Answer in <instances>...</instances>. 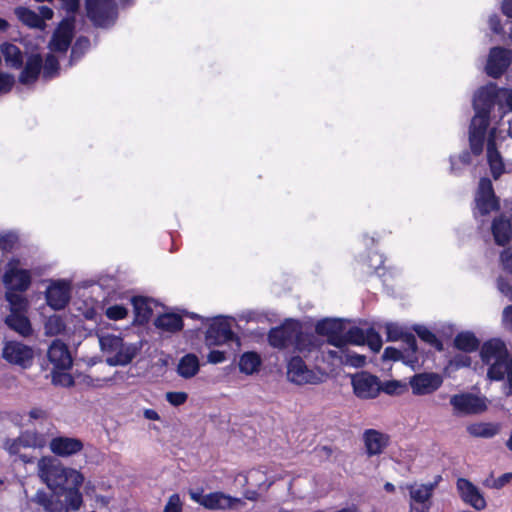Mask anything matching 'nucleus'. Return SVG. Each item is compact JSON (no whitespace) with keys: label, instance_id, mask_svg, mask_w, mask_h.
Here are the masks:
<instances>
[{"label":"nucleus","instance_id":"nucleus-1","mask_svg":"<svg viewBox=\"0 0 512 512\" xmlns=\"http://www.w3.org/2000/svg\"><path fill=\"white\" fill-rule=\"evenodd\" d=\"M39 475L46 483L47 487L53 492H57L61 487H66L72 483L74 473H80L73 468L64 467L60 461L54 457H43L38 463Z\"/></svg>","mask_w":512,"mask_h":512},{"label":"nucleus","instance_id":"nucleus-2","mask_svg":"<svg viewBox=\"0 0 512 512\" xmlns=\"http://www.w3.org/2000/svg\"><path fill=\"white\" fill-rule=\"evenodd\" d=\"M501 88L502 87H499L496 83L489 82L477 89L472 101L473 109L475 111L473 118L490 122V115L493 108L496 105L498 106V109L503 108V103H501Z\"/></svg>","mask_w":512,"mask_h":512},{"label":"nucleus","instance_id":"nucleus-3","mask_svg":"<svg viewBox=\"0 0 512 512\" xmlns=\"http://www.w3.org/2000/svg\"><path fill=\"white\" fill-rule=\"evenodd\" d=\"M85 9L88 19L97 28H111L118 19L115 0H85Z\"/></svg>","mask_w":512,"mask_h":512},{"label":"nucleus","instance_id":"nucleus-4","mask_svg":"<svg viewBox=\"0 0 512 512\" xmlns=\"http://www.w3.org/2000/svg\"><path fill=\"white\" fill-rule=\"evenodd\" d=\"M473 216H487L491 212H498L501 209L500 198L495 194L492 181L487 177L479 180L478 189L475 193Z\"/></svg>","mask_w":512,"mask_h":512},{"label":"nucleus","instance_id":"nucleus-5","mask_svg":"<svg viewBox=\"0 0 512 512\" xmlns=\"http://www.w3.org/2000/svg\"><path fill=\"white\" fill-rule=\"evenodd\" d=\"M2 358L9 364L28 369L33 364L34 350L21 341L7 340L3 343Z\"/></svg>","mask_w":512,"mask_h":512},{"label":"nucleus","instance_id":"nucleus-6","mask_svg":"<svg viewBox=\"0 0 512 512\" xmlns=\"http://www.w3.org/2000/svg\"><path fill=\"white\" fill-rule=\"evenodd\" d=\"M324 373L309 369L300 356H292L287 363V377L297 385L319 384L323 381Z\"/></svg>","mask_w":512,"mask_h":512},{"label":"nucleus","instance_id":"nucleus-7","mask_svg":"<svg viewBox=\"0 0 512 512\" xmlns=\"http://www.w3.org/2000/svg\"><path fill=\"white\" fill-rule=\"evenodd\" d=\"M19 259L8 261L3 274V284L7 290L25 292L31 285V273L28 269L19 268Z\"/></svg>","mask_w":512,"mask_h":512},{"label":"nucleus","instance_id":"nucleus-8","mask_svg":"<svg viewBox=\"0 0 512 512\" xmlns=\"http://www.w3.org/2000/svg\"><path fill=\"white\" fill-rule=\"evenodd\" d=\"M353 393L359 399H375L381 392V381L369 372H358L351 377Z\"/></svg>","mask_w":512,"mask_h":512},{"label":"nucleus","instance_id":"nucleus-9","mask_svg":"<svg viewBox=\"0 0 512 512\" xmlns=\"http://www.w3.org/2000/svg\"><path fill=\"white\" fill-rule=\"evenodd\" d=\"M76 17H64L55 28L48 48L53 52L65 53L71 45L75 32Z\"/></svg>","mask_w":512,"mask_h":512},{"label":"nucleus","instance_id":"nucleus-10","mask_svg":"<svg viewBox=\"0 0 512 512\" xmlns=\"http://www.w3.org/2000/svg\"><path fill=\"white\" fill-rule=\"evenodd\" d=\"M72 478V483L66 487H61L59 491L55 492V496L58 500H60L61 507L65 509L66 512L69 510L76 511L83 504V496L80 492V487L84 482V476L82 473H74Z\"/></svg>","mask_w":512,"mask_h":512},{"label":"nucleus","instance_id":"nucleus-11","mask_svg":"<svg viewBox=\"0 0 512 512\" xmlns=\"http://www.w3.org/2000/svg\"><path fill=\"white\" fill-rule=\"evenodd\" d=\"M450 405L456 416L480 414L487 409L483 398L469 392L453 395L450 398Z\"/></svg>","mask_w":512,"mask_h":512},{"label":"nucleus","instance_id":"nucleus-12","mask_svg":"<svg viewBox=\"0 0 512 512\" xmlns=\"http://www.w3.org/2000/svg\"><path fill=\"white\" fill-rule=\"evenodd\" d=\"M235 340H239L238 336L228 320L221 316L212 321L205 333V342L208 346L222 345Z\"/></svg>","mask_w":512,"mask_h":512},{"label":"nucleus","instance_id":"nucleus-13","mask_svg":"<svg viewBox=\"0 0 512 512\" xmlns=\"http://www.w3.org/2000/svg\"><path fill=\"white\" fill-rule=\"evenodd\" d=\"M512 63V51L508 48L495 46L489 51L485 72L494 79L500 78Z\"/></svg>","mask_w":512,"mask_h":512},{"label":"nucleus","instance_id":"nucleus-14","mask_svg":"<svg viewBox=\"0 0 512 512\" xmlns=\"http://www.w3.org/2000/svg\"><path fill=\"white\" fill-rule=\"evenodd\" d=\"M491 234L495 245L505 247L512 240V211L500 212L491 222Z\"/></svg>","mask_w":512,"mask_h":512},{"label":"nucleus","instance_id":"nucleus-15","mask_svg":"<svg viewBox=\"0 0 512 512\" xmlns=\"http://www.w3.org/2000/svg\"><path fill=\"white\" fill-rule=\"evenodd\" d=\"M296 328H299V321L289 319L277 327H273L268 332L267 340L273 348L284 349L293 343Z\"/></svg>","mask_w":512,"mask_h":512},{"label":"nucleus","instance_id":"nucleus-16","mask_svg":"<svg viewBox=\"0 0 512 512\" xmlns=\"http://www.w3.org/2000/svg\"><path fill=\"white\" fill-rule=\"evenodd\" d=\"M409 384L414 395H428L441 387L443 384V377L434 372L418 373L410 378Z\"/></svg>","mask_w":512,"mask_h":512},{"label":"nucleus","instance_id":"nucleus-17","mask_svg":"<svg viewBox=\"0 0 512 512\" xmlns=\"http://www.w3.org/2000/svg\"><path fill=\"white\" fill-rule=\"evenodd\" d=\"M345 326V320L339 318H324L317 321L315 332L319 336H326L327 343L337 348L341 344V334Z\"/></svg>","mask_w":512,"mask_h":512},{"label":"nucleus","instance_id":"nucleus-18","mask_svg":"<svg viewBox=\"0 0 512 512\" xmlns=\"http://www.w3.org/2000/svg\"><path fill=\"white\" fill-rule=\"evenodd\" d=\"M47 358L56 370H69L73 364L68 346L60 339L52 341L47 351Z\"/></svg>","mask_w":512,"mask_h":512},{"label":"nucleus","instance_id":"nucleus-19","mask_svg":"<svg viewBox=\"0 0 512 512\" xmlns=\"http://www.w3.org/2000/svg\"><path fill=\"white\" fill-rule=\"evenodd\" d=\"M456 487L461 499L472 506L474 509L480 511L486 507V501L480 489L474 485L470 480L459 478L456 482Z\"/></svg>","mask_w":512,"mask_h":512},{"label":"nucleus","instance_id":"nucleus-20","mask_svg":"<svg viewBox=\"0 0 512 512\" xmlns=\"http://www.w3.org/2000/svg\"><path fill=\"white\" fill-rule=\"evenodd\" d=\"M47 305L54 310H61L70 301V286L66 281H57L48 286L45 292Z\"/></svg>","mask_w":512,"mask_h":512},{"label":"nucleus","instance_id":"nucleus-21","mask_svg":"<svg viewBox=\"0 0 512 512\" xmlns=\"http://www.w3.org/2000/svg\"><path fill=\"white\" fill-rule=\"evenodd\" d=\"M143 347L142 341L134 343H121V348L117 349L114 355L108 356L105 360L106 364L111 367L126 366L139 354Z\"/></svg>","mask_w":512,"mask_h":512},{"label":"nucleus","instance_id":"nucleus-22","mask_svg":"<svg viewBox=\"0 0 512 512\" xmlns=\"http://www.w3.org/2000/svg\"><path fill=\"white\" fill-rule=\"evenodd\" d=\"M490 122L472 118L469 125V147L474 156H480L484 149L487 129Z\"/></svg>","mask_w":512,"mask_h":512},{"label":"nucleus","instance_id":"nucleus-23","mask_svg":"<svg viewBox=\"0 0 512 512\" xmlns=\"http://www.w3.org/2000/svg\"><path fill=\"white\" fill-rule=\"evenodd\" d=\"M84 447L81 439L67 436H57L50 441L51 451L61 457H69L79 453Z\"/></svg>","mask_w":512,"mask_h":512},{"label":"nucleus","instance_id":"nucleus-24","mask_svg":"<svg viewBox=\"0 0 512 512\" xmlns=\"http://www.w3.org/2000/svg\"><path fill=\"white\" fill-rule=\"evenodd\" d=\"M394 330L391 328H387V338L391 341H397L401 340L405 345L406 348L404 350L406 357V365L410 367H414L416 363H418V357H417V351H418V345H417V339L416 336L407 331H399L398 334H393Z\"/></svg>","mask_w":512,"mask_h":512},{"label":"nucleus","instance_id":"nucleus-25","mask_svg":"<svg viewBox=\"0 0 512 512\" xmlns=\"http://www.w3.org/2000/svg\"><path fill=\"white\" fill-rule=\"evenodd\" d=\"M43 58L39 53H32L27 56L25 65L19 75L18 81L23 85L35 83L42 71Z\"/></svg>","mask_w":512,"mask_h":512},{"label":"nucleus","instance_id":"nucleus-26","mask_svg":"<svg viewBox=\"0 0 512 512\" xmlns=\"http://www.w3.org/2000/svg\"><path fill=\"white\" fill-rule=\"evenodd\" d=\"M389 436L376 429H367L363 433L366 454L369 457L380 455L389 445Z\"/></svg>","mask_w":512,"mask_h":512},{"label":"nucleus","instance_id":"nucleus-27","mask_svg":"<svg viewBox=\"0 0 512 512\" xmlns=\"http://www.w3.org/2000/svg\"><path fill=\"white\" fill-rule=\"evenodd\" d=\"M204 507L209 510L232 509L237 505H243L241 498L233 497L221 491L210 492L205 495Z\"/></svg>","mask_w":512,"mask_h":512},{"label":"nucleus","instance_id":"nucleus-28","mask_svg":"<svg viewBox=\"0 0 512 512\" xmlns=\"http://www.w3.org/2000/svg\"><path fill=\"white\" fill-rule=\"evenodd\" d=\"M480 357L484 364H490L495 360H507L509 355L505 343L501 339L493 338L484 342Z\"/></svg>","mask_w":512,"mask_h":512},{"label":"nucleus","instance_id":"nucleus-29","mask_svg":"<svg viewBox=\"0 0 512 512\" xmlns=\"http://www.w3.org/2000/svg\"><path fill=\"white\" fill-rule=\"evenodd\" d=\"M5 325L23 338L33 335V327L26 314L9 313L4 319Z\"/></svg>","mask_w":512,"mask_h":512},{"label":"nucleus","instance_id":"nucleus-30","mask_svg":"<svg viewBox=\"0 0 512 512\" xmlns=\"http://www.w3.org/2000/svg\"><path fill=\"white\" fill-rule=\"evenodd\" d=\"M131 304L134 311L133 323L137 325L147 324L153 314L150 299L144 296H133Z\"/></svg>","mask_w":512,"mask_h":512},{"label":"nucleus","instance_id":"nucleus-31","mask_svg":"<svg viewBox=\"0 0 512 512\" xmlns=\"http://www.w3.org/2000/svg\"><path fill=\"white\" fill-rule=\"evenodd\" d=\"M295 334L296 336L293 339V344L297 351L301 353H310L320 349L322 345L321 340L312 333L303 332L300 324L299 328H296Z\"/></svg>","mask_w":512,"mask_h":512},{"label":"nucleus","instance_id":"nucleus-32","mask_svg":"<svg viewBox=\"0 0 512 512\" xmlns=\"http://www.w3.org/2000/svg\"><path fill=\"white\" fill-rule=\"evenodd\" d=\"M154 325L164 332L176 333L183 329L184 322L181 315L170 312L159 315L155 319Z\"/></svg>","mask_w":512,"mask_h":512},{"label":"nucleus","instance_id":"nucleus-33","mask_svg":"<svg viewBox=\"0 0 512 512\" xmlns=\"http://www.w3.org/2000/svg\"><path fill=\"white\" fill-rule=\"evenodd\" d=\"M0 52L4 57L6 65L10 68L18 70L23 67V52L17 45L10 42H4L0 45Z\"/></svg>","mask_w":512,"mask_h":512},{"label":"nucleus","instance_id":"nucleus-34","mask_svg":"<svg viewBox=\"0 0 512 512\" xmlns=\"http://www.w3.org/2000/svg\"><path fill=\"white\" fill-rule=\"evenodd\" d=\"M17 19L28 28L44 30L46 23L39 17L38 13L24 6H18L14 9Z\"/></svg>","mask_w":512,"mask_h":512},{"label":"nucleus","instance_id":"nucleus-35","mask_svg":"<svg viewBox=\"0 0 512 512\" xmlns=\"http://www.w3.org/2000/svg\"><path fill=\"white\" fill-rule=\"evenodd\" d=\"M365 334L366 330L358 326H350L347 328V321L345 320V326H343V332L341 334V344L337 346L338 349H343L348 345H365Z\"/></svg>","mask_w":512,"mask_h":512},{"label":"nucleus","instance_id":"nucleus-36","mask_svg":"<svg viewBox=\"0 0 512 512\" xmlns=\"http://www.w3.org/2000/svg\"><path fill=\"white\" fill-rule=\"evenodd\" d=\"M262 365V359L256 351L244 352L238 362L239 371L245 375L257 373Z\"/></svg>","mask_w":512,"mask_h":512},{"label":"nucleus","instance_id":"nucleus-37","mask_svg":"<svg viewBox=\"0 0 512 512\" xmlns=\"http://www.w3.org/2000/svg\"><path fill=\"white\" fill-rule=\"evenodd\" d=\"M199 369L198 357L193 353H188L179 360L177 373L184 379H190L199 372Z\"/></svg>","mask_w":512,"mask_h":512},{"label":"nucleus","instance_id":"nucleus-38","mask_svg":"<svg viewBox=\"0 0 512 512\" xmlns=\"http://www.w3.org/2000/svg\"><path fill=\"white\" fill-rule=\"evenodd\" d=\"M480 341L471 331L458 333L454 338V347L465 353H471L479 348Z\"/></svg>","mask_w":512,"mask_h":512},{"label":"nucleus","instance_id":"nucleus-39","mask_svg":"<svg viewBox=\"0 0 512 512\" xmlns=\"http://www.w3.org/2000/svg\"><path fill=\"white\" fill-rule=\"evenodd\" d=\"M437 485V482L410 485L409 495L413 503H429L428 501L433 495V491Z\"/></svg>","mask_w":512,"mask_h":512},{"label":"nucleus","instance_id":"nucleus-40","mask_svg":"<svg viewBox=\"0 0 512 512\" xmlns=\"http://www.w3.org/2000/svg\"><path fill=\"white\" fill-rule=\"evenodd\" d=\"M5 299L9 304L10 313L26 314L29 308V302L25 296L19 293V291L7 290L5 293Z\"/></svg>","mask_w":512,"mask_h":512},{"label":"nucleus","instance_id":"nucleus-41","mask_svg":"<svg viewBox=\"0 0 512 512\" xmlns=\"http://www.w3.org/2000/svg\"><path fill=\"white\" fill-rule=\"evenodd\" d=\"M412 330L416 333L421 341L435 348L439 352L443 351V342L429 328L421 324H415L412 326Z\"/></svg>","mask_w":512,"mask_h":512},{"label":"nucleus","instance_id":"nucleus-42","mask_svg":"<svg viewBox=\"0 0 512 512\" xmlns=\"http://www.w3.org/2000/svg\"><path fill=\"white\" fill-rule=\"evenodd\" d=\"M468 433L473 437L489 439L499 432V426L494 423H476L467 427Z\"/></svg>","mask_w":512,"mask_h":512},{"label":"nucleus","instance_id":"nucleus-43","mask_svg":"<svg viewBox=\"0 0 512 512\" xmlns=\"http://www.w3.org/2000/svg\"><path fill=\"white\" fill-rule=\"evenodd\" d=\"M36 502L43 506L48 512H66L64 508L61 507L60 500H58L55 494H48L45 491L39 490L35 495Z\"/></svg>","mask_w":512,"mask_h":512},{"label":"nucleus","instance_id":"nucleus-44","mask_svg":"<svg viewBox=\"0 0 512 512\" xmlns=\"http://www.w3.org/2000/svg\"><path fill=\"white\" fill-rule=\"evenodd\" d=\"M511 358L507 357V360H495L492 361L487 370V377L492 381H501L504 379L505 374L508 373V364Z\"/></svg>","mask_w":512,"mask_h":512},{"label":"nucleus","instance_id":"nucleus-45","mask_svg":"<svg viewBox=\"0 0 512 512\" xmlns=\"http://www.w3.org/2000/svg\"><path fill=\"white\" fill-rule=\"evenodd\" d=\"M89 47L90 39L86 36H79L71 48L69 58L70 66L74 65L76 62L81 60L85 53L88 51Z\"/></svg>","mask_w":512,"mask_h":512},{"label":"nucleus","instance_id":"nucleus-46","mask_svg":"<svg viewBox=\"0 0 512 512\" xmlns=\"http://www.w3.org/2000/svg\"><path fill=\"white\" fill-rule=\"evenodd\" d=\"M341 365L362 368L366 364V357L345 347L340 349Z\"/></svg>","mask_w":512,"mask_h":512},{"label":"nucleus","instance_id":"nucleus-47","mask_svg":"<svg viewBox=\"0 0 512 512\" xmlns=\"http://www.w3.org/2000/svg\"><path fill=\"white\" fill-rule=\"evenodd\" d=\"M60 64L58 58L52 54L48 53L43 60L42 67V77L44 80H52L59 75Z\"/></svg>","mask_w":512,"mask_h":512},{"label":"nucleus","instance_id":"nucleus-48","mask_svg":"<svg viewBox=\"0 0 512 512\" xmlns=\"http://www.w3.org/2000/svg\"><path fill=\"white\" fill-rule=\"evenodd\" d=\"M124 339L120 335L104 334L99 336L100 349L105 354L114 355L115 351L121 348Z\"/></svg>","mask_w":512,"mask_h":512},{"label":"nucleus","instance_id":"nucleus-49","mask_svg":"<svg viewBox=\"0 0 512 512\" xmlns=\"http://www.w3.org/2000/svg\"><path fill=\"white\" fill-rule=\"evenodd\" d=\"M44 330L47 336H57L65 332L66 323L60 315L54 314L46 319Z\"/></svg>","mask_w":512,"mask_h":512},{"label":"nucleus","instance_id":"nucleus-50","mask_svg":"<svg viewBox=\"0 0 512 512\" xmlns=\"http://www.w3.org/2000/svg\"><path fill=\"white\" fill-rule=\"evenodd\" d=\"M65 371L66 370H52L51 382L54 386L70 388L75 385L74 377L70 373H67Z\"/></svg>","mask_w":512,"mask_h":512},{"label":"nucleus","instance_id":"nucleus-51","mask_svg":"<svg viewBox=\"0 0 512 512\" xmlns=\"http://www.w3.org/2000/svg\"><path fill=\"white\" fill-rule=\"evenodd\" d=\"M491 175L494 180L499 179L505 172V165L500 153L487 157Z\"/></svg>","mask_w":512,"mask_h":512},{"label":"nucleus","instance_id":"nucleus-52","mask_svg":"<svg viewBox=\"0 0 512 512\" xmlns=\"http://www.w3.org/2000/svg\"><path fill=\"white\" fill-rule=\"evenodd\" d=\"M365 338V344L368 345L371 351H373L374 353L380 351L383 342L379 332H377L373 327H370L366 330Z\"/></svg>","mask_w":512,"mask_h":512},{"label":"nucleus","instance_id":"nucleus-53","mask_svg":"<svg viewBox=\"0 0 512 512\" xmlns=\"http://www.w3.org/2000/svg\"><path fill=\"white\" fill-rule=\"evenodd\" d=\"M366 263H367L368 267L373 269L377 273V275L379 277L383 278V282L384 283L387 281V279H386V274L387 273L386 272H383L382 274L380 273V270L384 269V267H383V264H384L383 255L378 254V253H374L373 256L369 255L367 257Z\"/></svg>","mask_w":512,"mask_h":512},{"label":"nucleus","instance_id":"nucleus-54","mask_svg":"<svg viewBox=\"0 0 512 512\" xmlns=\"http://www.w3.org/2000/svg\"><path fill=\"white\" fill-rule=\"evenodd\" d=\"M406 389V385L399 380H387L381 382V392L387 395H399Z\"/></svg>","mask_w":512,"mask_h":512},{"label":"nucleus","instance_id":"nucleus-55","mask_svg":"<svg viewBox=\"0 0 512 512\" xmlns=\"http://www.w3.org/2000/svg\"><path fill=\"white\" fill-rule=\"evenodd\" d=\"M18 242V235L12 231L0 234V250L11 252Z\"/></svg>","mask_w":512,"mask_h":512},{"label":"nucleus","instance_id":"nucleus-56","mask_svg":"<svg viewBox=\"0 0 512 512\" xmlns=\"http://www.w3.org/2000/svg\"><path fill=\"white\" fill-rule=\"evenodd\" d=\"M406 357H407V355L405 354L404 351L397 349L395 347H392V346L386 347L384 349V352L382 355L383 361H394V362L401 361L405 365H406Z\"/></svg>","mask_w":512,"mask_h":512},{"label":"nucleus","instance_id":"nucleus-57","mask_svg":"<svg viewBox=\"0 0 512 512\" xmlns=\"http://www.w3.org/2000/svg\"><path fill=\"white\" fill-rule=\"evenodd\" d=\"M127 314L128 309L125 306L119 304L109 306L105 312L106 317L114 321L124 319L127 316Z\"/></svg>","mask_w":512,"mask_h":512},{"label":"nucleus","instance_id":"nucleus-58","mask_svg":"<svg viewBox=\"0 0 512 512\" xmlns=\"http://www.w3.org/2000/svg\"><path fill=\"white\" fill-rule=\"evenodd\" d=\"M501 92L503 108L499 109V111L501 112V118H503L507 113L512 112V89L502 87Z\"/></svg>","mask_w":512,"mask_h":512},{"label":"nucleus","instance_id":"nucleus-59","mask_svg":"<svg viewBox=\"0 0 512 512\" xmlns=\"http://www.w3.org/2000/svg\"><path fill=\"white\" fill-rule=\"evenodd\" d=\"M187 399H188V394L186 392L173 391V392L166 393L167 402L174 407L183 405L187 401Z\"/></svg>","mask_w":512,"mask_h":512},{"label":"nucleus","instance_id":"nucleus-60","mask_svg":"<svg viewBox=\"0 0 512 512\" xmlns=\"http://www.w3.org/2000/svg\"><path fill=\"white\" fill-rule=\"evenodd\" d=\"M183 503L178 493L172 494L164 507L163 512H182Z\"/></svg>","mask_w":512,"mask_h":512},{"label":"nucleus","instance_id":"nucleus-61","mask_svg":"<svg viewBox=\"0 0 512 512\" xmlns=\"http://www.w3.org/2000/svg\"><path fill=\"white\" fill-rule=\"evenodd\" d=\"M502 269L512 275V246L504 248L500 253Z\"/></svg>","mask_w":512,"mask_h":512},{"label":"nucleus","instance_id":"nucleus-62","mask_svg":"<svg viewBox=\"0 0 512 512\" xmlns=\"http://www.w3.org/2000/svg\"><path fill=\"white\" fill-rule=\"evenodd\" d=\"M37 435L35 432L26 430L18 437V443L22 444V447L29 448L37 445Z\"/></svg>","mask_w":512,"mask_h":512},{"label":"nucleus","instance_id":"nucleus-63","mask_svg":"<svg viewBox=\"0 0 512 512\" xmlns=\"http://www.w3.org/2000/svg\"><path fill=\"white\" fill-rule=\"evenodd\" d=\"M15 78L9 73H0V95L11 91Z\"/></svg>","mask_w":512,"mask_h":512},{"label":"nucleus","instance_id":"nucleus-64","mask_svg":"<svg viewBox=\"0 0 512 512\" xmlns=\"http://www.w3.org/2000/svg\"><path fill=\"white\" fill-rule=\"evenodd\" d=\"M496 132H497V128L493 127V128L490 129V131L488 133V138H487V157L495 155L497 153H500L498 148H497V143H496V140H497Z\"/></svg>","mask_w":512,"mask_h":512}]
</instances>
